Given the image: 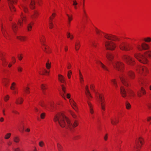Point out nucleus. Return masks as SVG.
<instances>
[{"label": "nucleus", "instance_id": "obj_46", "mask_svg": "<svg viewBox=\"0 0 151 151\" xmlns=\"http://www.w3.org/2000/svg\"><path fill=\"white\" fill-rule=\"evenodd\" d=\"M90 45L93 47H96L97 45V43L94 41H91L90 42Z\"/></svg>", "mask_w": 151, "mask_h": 151}, {"label": "nucleus", "instance_id": "obj_32", "mask_svg": "<svg viewBox=\"0 0 151 151\" xmlns=\"http://www.w3.org/2000/svg\"><path fill=\"white\" fill-rule=\"evenodd\" d=\"M111 122L113 125H115L118 122V119L117 118L115 117L111 119Z\"/></svg>", "mask_w": 151, "mask_h": 151}, {"label": "nucleus", "instance_id": "obj_45", "mask_svg": "<svg viewBox=\"0 0 151 151\" xmlns=\"http://www.w3.org/2000/svg\"><path fill=\"white\" fill-rule=\"evenodd\" d=\"M14 141L16 143H18L19 141V138L17 136H15L13 138Z\"/></svg>", "mask_w": 151, "mask_h": 151}, {"label": "nucleus", "instance_id": "obj_39", "mask_svg": "<svg viewBox=\"0 0 151 151\" xmlns=\"http://www.w3.org/2000/svg\"><path fill=\"white\" fill-rule=\"evenodd\" d=\"M41 88L44 94H45V91L47 88L46 85L45 84H43L41 85Z\"/></svg>", "mask_w": 151, "mask_h": 151}, {"label": "nucleus", "instance_id": "obj_50", "mask_svg": "<svg viewBox=\"0 0 151 151\" xmlns=\"http://www.w3.org/2000/svg\"><path fill=\"white\" fill-rule=\"evenodd\" d=\"M11 135V134L10 133H7L6 134L4 137V138L6 139H9Z\"/></svg>", "mask_w": 151, "mask_h": 151}, {"label": "nucleus", "instance_id": "obj_11", "mask_svg": "<svg viewBox=\"0 0 151 151\" xmlns=\"http://www.w3.org/2000/svg\"><path fill=\"white\" fill-rule=\"evenodd\" d=\"M40 40L42 45V48L43 50L47 53L50 52V49L48 46L46 44V40L45 36L43 35H40Z\"/></svg>", "mask_w": 151, "mask_h": 151}, {"label": "nucleus", "instance_id": "obj_4", "mask_svg": "<svg viewBox=\"0 0 151 151\" xmlns=\"http://www.w3.org/2000/svg\"><path fill=\"white\" fill-rule=\"evenodd\" d=\"M134 56L140 62L145 64L148 62L147 58H151V51L145 52L144 55H142L139 53H135L134 54Z\"/></svg>", "mask_w": 151, "mask_h": 151}, {"label": "nucleus", "instance_id": "obj_60", "mask_svg": "<svg viewBox=\"0 0 151 151\" xmlns=\"http://www.w3.org/2000/svg\"><path fill=\"white\" fill-rule=\"evenodd\" d=\"M46 66L47 68L48 69H49L50 67V64L49 63H46Z\"/></svg>", "mask_w": 151, "mask_h": 151}, {"label": "nucleus", "instance_id": "obj_61", "mask_svg": "<svg viewBox=\"0 0 151 151\" xmlns=\"http://www.w3.org/2000/svg\"><path fill=\"white\" fill-rule=\"evenodd\" d=\"M8 64L7 63H6V62H5V61H4V60H3V65L4 66H5L7 65V64Z\"/></svg>", "mask_w": 151, "mask_h": 151}, {"label": "nucleus", "instance_id": "obj_5", "mask_svg": "<svg viewBox=\"0 0 151 151\" xmlns=\"http://www.w3.org/2000/svg\"><path fill=\"white\" fill-rule=\"evenodd\" d=\"M95 31L99 37L104 36L106 39L113 41L119 40L117 37L110 34H105L96 28L95 29Z\"/></svg>", "mask_w": 151, "mask_h": 151}, {"label": "nucleus", "instance_id": "obj_10", "mask_svg": "<svg viewBox=\"0 0 151 151\" xmlns=\"http://www.w3.org/2000/svg\"><path fill=\"white\" fill-rule=\"evenodd\" d=\"M120 93L122 97H125L127 95L131 97H133L135 95L134 92L131 89H129L126 92L124 88L122 86H120Z\"/></svg>", "mask_w": 151, "mask_h": 151}, {"label": "nucleus", "instance_id": "obj_41", "mask_svg": "<svg viewBox=\"0 0 151 151\" xmlns=\"http://www.w3.org/2000/svg\"><path fill=\"white\" fill-rule=\"evenodd\" d=\"M33 24L34 23L32 22L28 24L27 26V30L28 31H30L31 30L32 26Z\"/></svg>", "mask_w": 151, "mask_h": 151}, {"label": "nucleus", "instance_id": "obj_38", "mask_svg": "<svg viewBox=\"0 0 151 151\" xmlns=\"http://www.w3.org/2000/svg\"><path fill=\"white\" fill-rule=\"evenodd\" d=\"M17 38L21 41H24L26 39V38L25 37L22 36H17Z\"/></svg>", "mask_w": 151, "mask_h": 151}, {"label": "nucleus", "instance_id": "obj_17", "mask_svg": "<svg viewBox=\"0 0 151 151\" xmlns=\"http://www.w3.org/2000/svg\"><path fill=\"white\" fill-rule=\"evenodd\" d=\"M122 59L127 64L130 65H133L135 63L133 59L129 55H124L122 56Z\"/></svg>", "mask_w": 151, "mask_h": 151}, {"label": "nucleus", "instance_id": "obj_15", "mask_svg": "<svg viewBox=\"0 0 151 151\" xmlns=\"http://www.w3.org/2000/svg\"><path fill=\"white\" fill-rule=\"evenodd\" d=\"M144 144L143 139L142 137H139L137 139L136 146L134 147V151H139L140 147Z\"/></svg>", "mask_w": 151, "mask_h": 151}, {"label": "nucleus", "instance_id": "obj_20", "mask_svg": "<svg viewBox=\"0 0 151 151\" xmlns=\"http://www.w3.org/2000/svg\"><path fill=\"white\" fill-rule=\"evenodd\" d=\"M10 89L12 91V93L16 95L18 93V89L16 83L15 82H13L12 83Z\"/></svg>", "mask_w": 151, "mask_h": 151}, {"label": "nucleus", "instance_id": "obj_31", "mask_svg": "<svg viewBox=\"0 0 151 151\" xmlns=\"http://www.w3.org/2000/svg\"><path fill=\"white\" fill-rule=\"evenodd\" d=\"M9 79L7 78H4L2 80V83L3 85L5 87H7L9 83Z\"/></svg>", "mask_w": 151, "mask_h": 151}, {"label": "nucleus", "instance_id": "obj_54", "mask_svg": "<svg viewBox=\"0 0 151 151\" xmlns=\"http://www.w3.org/2000/svg\"><path fill=\"white\" fill-rule=\"evenodd\" d=\"M39 146L41 147H43L45 146V143L44 142L42 141H40L39 143Z\"/></svg>", "mask_w": 151, "mask_h": 151}, {"label": "nucleus", "instance_id": "obj_18", "mask_svg": "<svg viewBox=\"0 0 151 151\" xmlns=\"http://www.w3.org/2000/svg\"><path fill=\"white\" fill-rule=\"evenodd\" d=\"M20 17L21 18L19 19L18 22V24L20 27L22 26L24 23H26L27 21L25 15L22 12L21 13Z\"/></svg>", "mask_w": 151, "mask_h": 151}, {"label": "nucleus", "instance_id": "obj_21", "mask_svg": "<svg viewBox=\"0 0 151 151\" xmlns=\"http://www.w3.org/2000/svg\"><path fill=\"white\" fill-rule=\"evenodd\" d=\"M62 96L64 98H65V97L66 96L68 99H70V95L69 93H67L65 94L66 93V88L63 85H62Z\"/></svg>", "mask_w": 151, "mask_h": 151}, {"label": "nucleus", "instance_id": "obj_26", "mask_svg": "<svg viewBox=\"0 0 151 151\" xmlns=\"http://www.w3.org/2000/svg\"><path fill=\"white\" fill-rule=\"evenodd\" d=\"M69 101L70 104L72 107L77 111V107L76 106V104L75 101L72 99H70L69 100Z\"/></svg>", "mask_w": 151, "mask_h": 151}, {"label": "nucleus", "instance_id": "obj_35", "mask_svg": "<svg viewBox=\"0 0 151 151\" xmlns=\"http://www.w3.org/2000/svg\"><path fill=\"white\" fill-rule=\"evenodd\" d=\"M23 101V99L22 97H19L17 99L16 101V104H21Z\"/></svg>", "mask_w": 151, "mask_h": 151}, {"label": "nucleus", "instance_id": "obj_23", "mask_svg": "<svg viewBox=\"0 0 151 151\" xmlns=\"http://www.w3.org/2000/svg\"><path fill=\"white\" fill-rule=\"evenodd\" d=\"M96 63L101 67L104 70L107 71H109V69L107 67L103 64L101 61L96 60Z\"/></svg>", "mask_w": 151, "mask_h": 151}, {"label": "nucleus", "instance_id": "obj_63", "mask_svg": "<svg viewBox=\"0 0 151 151\" xmlns=\"http://www.w3.org/2000/svg\"><path fill=\"white\" fill-rule=\"evenodd\" d=\"M18 59L19 60H21L22 58V56L21 55H19L18 56Z\"/></svg>", "mask_w": 151, "mask_h": 151}, {"label": "nucleus", "instance_id": "obj_59", "mask_svg": "<svg viewBox=\"0 0 151 151\" xmlns=\"http://www.w3.org/2000/svg\"><path fill=\"white\" fill-rule=\"evenodd\" d=\"M45 113L44 112L40 114V117L41 119H43L45 117Z\"/></svg>", "mask_w": 151, "mask_h": 151}, {"label": "nucleus", "instance_id": "obj_1", "mask_svg": "<svg viewBox=\"0 0 151 151\" xmlns=\"http://www.w3.org/2000/svg\"><path fill=\"white\" fill-rule=\"evenodd\" d=\"M54 121L62 127H65L66 128L72 129L78 125V123L75 121L73 124L65 114L62 113L56 114L54 117Z\"/></svg>", "mask_w": 151, "mask_h": 151}, {"label": "nucleus", "instance_id": "obj_27", "mask_svg": "<svg viewBox=\"0 0 151 151\" xmlns=\"http://www.w3.org/2000/svg\"><path fill=\"white\" fill-rule=\"evenodd\" d=\"M84 2L83 1V4L82 8V14L83 16V18L84 19L86 20L87 18V16L86 14V11L84 8Z\"/></svg>", "mask_w": 151, "mask_h": 151}, {"label": "nucleus", "instance_id": "obj_6", "mask_svg": "<svg viewBox=\"0 0 151 151\" xmlns=\"http://www.w3.org/2000/svg\"><path fill=\"white\" fill-rule=\"evenodd\" d=\"M24 4L21 5L20 9L21 10H23L25 13H27L28 11V9L27 4L30 3L29 6L30 8L33 9L35 8V3L34 0H23Z\"/></svg>", "mask_w": 151, "mask_h": 151}, {"label": "nucleus", "instance_id": "obj_34", "mask_svg": "<svg viewBox=\"0 0 151 151\" xmlns=\"http://www.w3.org/2000/svg\"><path fill=\"white\" fill-rule=\"evenodd\" d=\"M80 47V41L77 40L75 42V49L76 50H78Z\"/></svg>", "mask_w": 151, "mask_h": 151}, {"label": "nucleus", "instance_id": "obj_29", "mask_svg": "<svg viewBox=\"0 0 151 151\" xmlns=\"http://www.w3.org/2000/svg\"><path fill=\"white\" fill-rule=\"evenodd\" d=\"M12 27L13 31L16 34L18 28L17 24L15 22H13L12 24Z\"/></svg>", "mask_w": 151, "mask_h": 151}, {"label": "nucleus", "instance_id": "obj_56", "mask_svg": "<svg viewBox=\"0 0 151 151\" xmlns=\"http://www.w3.org/2000/svg\"><path fill=\"white\" fill-rule=\"evenodd\" d=\"M70 114L72 116L73 118H76L77 117L76 115L75 114V113L74 112L71 111H70Z\"/></svg>", "mask_w": 151, "mask_h": 151}, {"label": "nucleus", "instance_id": "obj_58", "mask_svg": "<svg viewBox=\"0 0 151 151\" xmlns=\"http://www.w3.org/2000/svg\"><path fill=\"white\" fill-rule=\"evenodd\" d=\"M17 69L18 72L20 73L22 72L23 70L21 66H18Z\"/></svg>", "mask_w": 151, "mask_h": 151}, {"label": "nucleus", "instance_id": "obj_49", "mask_svg": "<svg viewBox=\"0 0 151 151\" xmlns=\"http://www.w3.org/2000/svg\"><path fill=\"white\" fill-rule=\"evenodd\" d=\"M67 15L68 17V21H69L68 24H70L71 21L72 20V16L71 15L70 16L69 15H68V14H67Z\"/></svg>", "mask_w": 151, "mask_h": 151}, {"label": "nucleus", "instance_id": "obj_64", "mask_svg": "<svg viewBox=\"0 0 151 151\" xmlns=\"http://www.w3.org/2000/svg\"><path fill=\"white\" fill-rule=\"evenodd\" d=\"M12 62L14 63L16 62V60L15 57H12Z\"/></svg>", "mask_w": 151, "mask_h": 151}, {"label": "nucleus", "instance_id": "obj_25", "mask_svg": "<svg viewBox=\"0 0 151 151\" xmlns=\"http://www.w3.org/2000/svg\"><path fill=\"white\" fill-rule=\"evenodd\" d=\"M55 16V13H53L52 16L50 17L49 20V27L50 29L52 28L53 27V25L52 22V20Z\"/></svg>", "mask_w": 151, "mask_h": 151}, {"label": "nucleus", "instance_id": "obj_53", "mask_svg": "<svg viewBox=\"0 0 151 151\" xmlns=\"http://www.w3.org/2000/svg\"><path fill=\"white\" fill-rule=\"evenodd\" d=\"M9 95H6V96H5L4 97V100L5 101H7L8 100H9Z\"/></svg>", "mask_w": 151, "mask_h": 151}, {"label": "nucleus", "instance_id": "obj_24", "mask_svg": "<svg viewBox=\"0 0 151 151\" xmlns=\"http://www.w3.org/2000/svg\"><path fill=\"white\" fill-rule=\"evenodd\" d=\"M38 15V12L37 10L33 11L31 14V18L32 20H34L37 17Z\"/></svg>", "mask_w": 151, "mask_h": 151}, {"label": "nucleus", "instance_id": "obj_47", "mask_svg": "<svg viewBox=\"0 0 151 151\" xmlns=\"http://www.w3.org/2000/svg\"><path fill=\"white\" fill-rule=\"evenodd\" d=\"M49 72L46 70L45 69L43 71L42 73H41V72H39V73L40 75H47L48 74Z\"/></svg>", "mask_w": 151, "mask_h": 151}, {"label": "nucleus", "instance_id": "obj_12", "mask_svg": "<svg viewBox=\"0 0 151 151\" xmlns=\"http://www.w3.org/2000/svg\"><path fill=\"white\" fill-rule=\"evenodd\" d=\"M103 42L106 49L107 50H114L116 47V44L112 41L106 40L105 39H104Z\"/></svg>", "mask_w": 151, "mask_h": 151}, {"label": "nucleus", "instance_id": "obj_40", "mask_svg": "<svg viewBox=\"0 0 151 151\" xmlns=\"http://www.w3.org/2000/svg\"><path fill=\"white\" fill-rule=\"evenodd\" d=\"M111 82L112 84L116 88L118 87V86L117 84L116 80L115 79H112L111 80Z\"/></svg>", "mask_w": 151, "mask_h": 151}, {"label": "nucleus", "instance_id": "obj_57", "mask_svg": "<svg viewBox=\"0 0 151 151\" xmlns=\"http://www.w3.org/2000/svg\"><path fill=\"white\" fill-rule=\"evenodd\" d=\"M11 111L12 112L16 114H19V113L16 110H14V109H12L11 110Z\"/></svg>", "mask_w": 151, "mask_h": 151}, {"label": "nucleus", "instance_id": "obj_28", "mask_svg": "<svg viewBox=\"0 0 151 151\" xmlns=\"http://www.w3.org/2000/svg\"><path fill=\"white\" fill-rule=\"evenodd\" d=\"M58 78L59 81L62 83H66L65 79L63 75L59 74L58 75Z\"/></svg>", "mask_w": 151, "mask_h": 151}, {"label": "nucleus", "instance_id": "obj_30", "mask_svg": "<svg viewBox=\"0 0 151 151\" xmlns=\"http://www.w3.org/2000/svg\"><path fill=\"white\" fill-rule=\"evenodd\" d=\"M141 93L143 95H144L146 94L145 91L143 87H141L140 92H137L138 96L139 97H141L142 96Z\"/></svg>", "mask_w": 151, "mask_h": 151}, {"label": "nucleus", "instance_id": "obj_9", "mask_svg": "<svg viewBox=\"0 0 151 151\" xmlns=\"http://www.w3.org/2000/svg\"><path fill=\"white\" fill-rule=\"evenodd\" d=\"M61 103L60 101H58L56 104L53 101H51L48 104L45 103L44 102L42 101L40 103V104L42 107L45 108L47 110L51 111L52 108H56L57 105H59Z\"/></svg>", "mask_w": 151, "mask_h": 151}, {"label": "nucleus", "instance_id": "obj_3", "mask_svg": "<svg viewBox=\"0 0 151 151\" xmlns=\"http://www.w3.org/2000/svg\"><path fill=\"white\" fill-rule=\"evenodd\" d=\"M129 77L131 79H134L135 77V74L132 71H129L127 73H122L119 76L120 79L122 82V84L126 87L129 86L128 83Z\"/></svg>", "mask_w": 151, "mask_h": 151}, {"label": "nucleus", "instance_id": "obj_7", "mask_svg": "<svg viewBox=\"0 0 151 151\" xmlns=\"http://www.w3.org/2000/svg\"><path fill=\"white\" fill-rule=\"evenodd\" d=\"M95 98L96 102L99 104H100L101 108L104 111L105 110V104L104 95L99 92H96Z\"/></svg>", "mask_w": 151, "mask_h": 151}, {"label": "nucleus", "instance_id": "obj_2", "mask_svg": "<svg viewBox=\"0 0 151 151\" xmlns=\"http://www.w3.org/2000/svg\"><path fill=\"white\" fill-rule=\"evenodd\" d=\"M106 56L109 60L108 64H110L112 63L113 67L116 70L121 73L123 71L124 68V64L121 62L117 61L112 62V60L114 58V55L112 54L108 53Z\"/></svg>", "mask_w": 151, "mask_h": 151}, {"label": "nucleus", "instance_id": "obj_37", "mask_svg": "<svg viewBox=\"0 0 151 151\" xmlns=\"http://www.w3.org/2000/svg\"><path fill=\"white\" fill-rule=\"evenodd\" d=\"M29 89V88L28 87L24 86L23 87V91L27 94H28L30 93Z\"/></svg>", "mask_w": 151, "mask_h": 151}, {"label": "nucleus", "instance_id": "obj_44", "mask_svg": "<svg viewBox=\"0 0 151 151\" xmlns=\"http://www.w3.org/2000/svg\"><path fill=\"white\" fill-rule=\"evenodd\" d=\"M67 37L70 38V40H72L73 38V36L72 35H71L70 32H68L67 33Z\"/></svg>", "mask_w": 151, "mask_h": 151}, {"label": "nucleus", "instance_id": "obj_43", "mask_svg": "<svg viewBox=\"0 0 151 151\" xmlns=\"http://www.w3.org/2000/svg\"><path fill=\"white\" fill-rule=\"evenodd\" d=\"M57 147L58 151H63V147L59 143H57Z\"/></svg>", "mask_w": 151, "mask_h": 151}, {"label": "nucleus", "instance_id": "obj_55", "mask_svg": "<svg viewBox=\"0 0 151 151\" xmlns=\"http://www.w3.org/2000/svg\"><path fill=\"white\" fill-rule=\"evenodd\" d=\"M126 108L127 109H129L131 107V105L128 102H127L126 103Z\"/></svg>", "mask_w": 151, "mask_h": 151}, {"label": "nucleus", "instance_id": "obj_16", "mask_svg": "<svg viewBox=\"0 0 151 151\" xmlns=\"http://www.w3.org/2000/svg\"><path fill=\"white\" fill-rule=\"evenodd\" d=\"M119 47L121 50L126 51L132 49V47L131 45L125 42H121L119 44Z\"/></svg>", "mask_w": 151, "mask_h": 151}, {"label": "nucleus", "instance_id": "obj_52", "mask_svg": "<svg viewBox=\"0 0 151 151\" xmlns=\"http://www.w3.org/2000/svg\"><path fill=\"white\" fill-rule=\"evenodd\" d=\"M144 40L145 42H150L151 41V38L149 37H148L145 38Z\"/></svg>", "mask_w": 151, "mask_h": 151}, {"label": "nucleus", "instance_id": "obj_42", "mask_svg": "<svg viewBox=\"0 0 151 151\" xmlns=\"http://www.w3.org/2000/svg\"><path fill=\"white\" fill-rule=\"evenodd\" d=\"M4 37L6 39L8 40L10 39V37L8 33L7 32H2Z\"/></svg>", "mask_w": 151, "mask_h": 151}, {"label": "nucleus", "instance_id": "obj_22", "mask_svg": "<svg viewBox=\"0 0 151 151\" xmlns=\"http://www.w3.org/2000/svg\"><path fill=\"white\" fill-rule=\"evenodd\" d=\"M138 81L140 84H143L145 86H146L149 82L147 79L140 77L138 78Z\"/></svg>", "mask_w": 151, "mask_h": 151}, {"label": "nucleus", "instance_id": "obj_36", "mask_svg": "<svg viewBox=\"0 0 151 151\" xmlns=\"http://www.w3.org/2000/svg\"><path fill=\"white\" fill-rule=\"evenodd\" d=\"M18 128L20 132H23L24 129V126L22 123H21L19 124Z\"/></svg>", "mask_w": 151, "mask_h": 151}, {"label": "nucleus", "instance_id": "obj_33", "mask_svg": "<svg viewBox=\"0 0 151 151\" xmlns=\"http://www.w3.org/2000/svg\"><path fill=\"white\" fill-rule=\"evenodd\" d=\"M79 78L80 82L81 84V87L83 88L84 86L83 80V76L80 72L79 73Z\"/></svg>", "mask_w": 151, "mask_h": 151}, {"label": "nucleus", "instance_id": "obj_62", "mask_svg": "<svg viewBox=\"0 0 151 151\" xmlns=\"http://www.w3.org/2000/svg\"><path fill=\"white\" fill-rule=\"evenodd\" d=\"M14 151H23L22 150L20 149L19 148H17L14 149Z\"/></svg>", "mask_w": 151, "mask_h": 151}, {"label": "nucleus", "instance_id": "obj_48", "mask_svg": "<svg viewBox=\"0 0 151 151\" xmlns=\"http://www.w3.org/2000/svg\"><path fill=\"white\" fill-rule=\"evenodd\" d=\"M73 5L74 6V8L76 9V10L77 9V5L78 4V3L76 2V1H73Z\"/></svg>", "mask_w": 151, "mask_h": 151}, {"label": "nucleus", "instance_id": "obj_19", "mask_svg": "<svg viewBox=\"0 0 151 151\" xmlns=\"http://www.w3.org/2000/svg\"><path fill=\"white\" fill-rule=\"evenodd\" d=\"M9 8L12 12L14 11L15 10L14 5L17 2V0H7Z\"/></svg>", "mask_w": 151, "mask_h": 151}, {"label": "nucleus", "instance_id": "obj_51", "mask_svg": "<svg viewBox=\"0 0 151 151\" xmlns=\"http://www.w3.org/2000/svg\"><path fill=\"white\" fill-rule=\"evenodd\" d=\"M72 74V72L70 70L68 71V72L67 76L68 79H70L71 78V75Z\"/></svg>", "mask_w": 151, "mask_h": 151}, {"label": "nucleus", "instance_id": "obj_8", "mask_svg": "<svg viewBox=\"0 0 151 151\" xmlns=\"http://www.w3.org/2000/svg\"><path fill=\"white\" fill-rule=\"evenodd\" d=\"M85 94L87 99L86 100V101L89 106L90 113L91 114H93L94 113L93 105L90 101L91 100L93 97L89 92L88 86H87L85 87Z\"/></svg>", "mask_w": 151, "mask_h": 151}, {"label": "nucleus", "instance_id": "obj_14", "mask_svg": "<svg viewBox=\"0 0 151 151\" xmlns=\"http://www.w3.org/2000/svg\"><path fill=\"white\" fill-rule=\"evenodd\" d=\"M135 47L138 50L140 51L147 50L149 47L148 45L145 42L141 43L139 42H138L137 44L135 45Z\"/></svg>", "mask_w": 151, "mask_h": 151}, {"label": "nucleus", "instance_id": "obj_13", "mask_svg": "<svg viewBox=\"0 0 151 151\" xmlns=\"http://www.w3.org/2000/svg\"><path fill=\"white\" fill-rule=\"evenodd\" d=\"M137 72L140 75L146 76L149 73L148 68L145 66H138L136 69Z\"/></svg>", "mask_w": 151, "mask_h": 151}]
</instances>
